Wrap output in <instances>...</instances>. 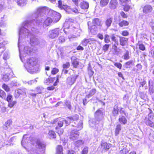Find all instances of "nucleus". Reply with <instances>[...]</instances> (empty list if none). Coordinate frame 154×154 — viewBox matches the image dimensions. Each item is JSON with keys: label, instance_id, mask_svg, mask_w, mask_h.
Instances as JSON below:
<instances>
[{"label": "nucleus", "instance_id": "1", "mask_svg": "<svg viewBox=\"0 0 154 154\" xmlns=\"http://www.w3.org/2000/svg\"><path fill=\"white\" fill-rule=\"evenodd\" d=\"M48 12V10L44 8H38L32 15V17L35 18V19L26 21L23 24V27L20 29L18 46L20 53V58L21 60L22 56L19 47V44L21 39L26 36L28 38L31 37L33 36V33L38 34L39 32V29L35 27L42 25L43 21L42 19L45 18L46 14L48 13L49 16L52 17L53 20L51 18L48 17L45 20L43 25V27L45 28L50 26L53 20L55 22H58L61 17L60 14L55 11L50 10Z\"/></svg>", "mask_w": 154, "mask_h": 154}, {"label": "nucleus", "instance_id": "2", "mask_svg": "<svg viewBox=\"0 0 154 154\" xmlns=\"http://www.w3.org/2000/svg\"><path fill=\"white\" fill-rule=\"evenodd\" d=\"M75 122L72 125V126L75 127H76L77 129L75 130L74 129L72 130L70 134L69 138V139L72 140H75L77 139L79 137L80 133L79 132V131L82 129L83 128L82 122L80 121L77 125Z\"/></svg>", "mask_w": 154, "mask_h": 154}, {"label": "nucleus", "instance_id": "3", "mask_svg": "<svg viewBox=\"0 0 154 154\" xmlns=\"http://www.w3.org/2000/svg\"><path fill=\"white\" fill-rule=\"evenodd\" d=\"M37 63V61L34 58H31L27 60V63L25 66L26 70L29 72L32 73L34 72V66Z\"/></svg>", "mask_w": 154, "mask_h": 154}, {"label": "nucleus", "instance_id": "4", "mask_svg": "<svg viewBox=\"0 0 154 154\" xmlns=\"http://www.w3.org/2000/svg\"><path fill=\"white\" fill-rule=\"evenodd\" d=\"M36 146L37 152L36 153L38 154H43L44 152L45 145L43 141L38 140L36 142Z\"/></svg>", "mask_w": 154, "mask_h": 154}, {"label": "nucleus", "instance_id": "5", "mask_svg": "<svg viewBox=\"0 0 154 154\" xmlns=\"http://www.w3.org/2000/svg\"><path fill=\"white\" fill-rule=\"evenodd\" d=\"M104 114V110L102 108L99 109L95 112L94 119L97 121V122H99L102 120Z\"/></svg>", "mask_w": 154, "mask_h": 154}, {"label": "nucleus", "instance_id": "6", "mask_svg": "<svg viewBox=\"0 0 154 154\" xmlns=\"http://www.w3.org/2000/svg\"><path fill=\"white\" fill-rule=\"evenodd\" d=\"M61 32V30L59 28H56L50 30L48 32V37L52 39L57 37L59 33Z\"/></svg>", "mask_w": 154, "mask_h": 154}, {"label": "nucleus", "instance_id": "7", "mask_svg": "<svg viewBox=\"0 0 154 154\" xmlns=\"http://www.w3.org/2000/svg\"><path fill=\"white\" fill-rule=\"evenodd\" d=\"M79 118V116L77 115H75L72 116L67 117L66 119H64L66 126H67L73 122V121H77Z\"/></svg>", "mask_w": 154, "mask_h": 154}, {"label": "nucleus", "instance_id": "8", "mask_svg": "<svg viewBox=\"0 0 154 154\" xmlns=\"http://www.w3.org/2000/svg\"><path fill=\"white\" fill-rule=\"evenodd\" d=\"M26 89L24 88H21L18 89L15 91V97L18 98L20 95L24 96L26 95Z\"/></svg>", "mask_w": 154, "mask_h": 154}, {"label": "nucleus", "instance_id": "9", "mask_svg": "<svg viewBox=\"0 0 154 154\" xmlns=\"http://www.w3.org/2000/svg\"><path fill=\"white\" fill-rule=\"evenodd\" d=\"M97 125V127L95 128V131L94 133V135L95 137H99L103 133V128L98 125Z\"/></svg>", "mask_w": 154, "mask_h": 154}, {"label": "nucleus", "instance_id": "10", "mask_svg": "<svg viewBox=\"0 0 154 154\" xmlns=\"http://www.w3.org/2000/svg\"><path fill=\"white\" fill-rule=\"evenodd\" d=\"M58 7L60 9H63L67 13H69L70 10L69 7L67 5L63 4L61 0H59L58 2Z\"/></svg>", "mask_w": 154, "mask_h": 154}, {"label": "nucleus", "instance_id": "11", "mask_svg": "<svg viewBox=\"0 0 154 154\" xmlns=\"http://www.w3.org/2000/svg\"><path fill=\"white\" fill-rule=\"evenodd\" d=\"M77 77V75H74L68 77L67 78L66 83L69 85H73Z\"/></svg>", "mask_w": 154, "mask_h": 154}, {"label": "nucleus", "instance_id": "12", "mask_svg": "<svg viewBox=\"0 0 154 154\" xmlns=\"http://www.w3.org/2000/svg\"><path fill=\"white\" fill-rule=\"evenodd\" d=\"M123 106L126 108L128 106L129 104L130 103V100L128 94L125 95L124 96L123 100Z\"/></svg>", "mask_w": 154, "mask_h": 154}, {"label": "nucleus", "instance_id": "13", "mask_svg": "<svg viewBox=\"0 0 154 154\" xmlns=\"http://www.w3.org/2000/svg\"><path fill=\"white\" fill-rule=\"evenodd\" d=\"M119 113L118 105H115L113 108L111 117H114L115 118L117 116Z\"/></svg>", "mask_w": 154, "mask_h": 154}, {"label": "nucleus", "instance_id": "14", "mask_svg": "<svg viewBox=\"0 0 154 154\" xmlns=\"http://www.w3.org/2000/svg\"><path fill=\"white\" fill-rule=\"evenodd\" d=\"M152 6L149 5H146L143 7V12L145 14H148L151 13L152 11Z\"/></svg>", "mask_w": 154, "mask_h": 154}, {"label": "nucleus", "instance_id": "15", "mask_svg": "<svg viewBox=\"0 0 154 154\" xmlns=\"http://www.w3.org/2000/svg\"><path fill=\"white\" fill-rule=\"evenodd\" d=\"M30 138L29 135L25 134L23 136L22 140L21 141V145L24 146V145L30 142Z\"/></svg>", "mask_w": 154, "mask_h": 154}, {"label": "nucleus", "instance_id": "16", "mask_svg": "<svg viewBox=\"0 0 154 154\" xmlns=\"http://www.w3.org/2000/svg\"><path fill=\"white\" fill-rule=\"evenodd\" d=\"M99 122H97V121L95 119H93L89 120V126L92 128L97 127V125H98Z\"/></svg>", "mask_w": 154, "mask_h": 154}, {"label": "nucleus", "instance_id": "17", "mask_svg": "<svg viewBox=\"0 0 154 154\" xmlns=\"http://www.w3.org/2000/svg\"><path fill=\"white\" fill-rule=\"evenodd\" d=\"M117 4L118 2L116 0H111L110 2L109 5L110 9H114L116 8Z\"/></svg>", "mask_w": 154, "mask_h": 154}, {"label": "nucleus", "instance_id": "18", "mask_svg": "<svg viewBox=\"0 0 154 154\" xmlns=\"http://www.w3.org/2000/svg\"><path fill=\"white\" fill-rule=\"evenodd\" d=\"M80 8L83 9H87L88 8L89 4L86 2L82 0L81 3L79 5Z\"/></svg>", "mask_w": 154, "mask_h": 154}, {"label": "nucleus", "instance_id": "19", "mask_svg": "<svg viewBox=\"0 0 154 154\" xmlns=\"http://www.w3.org/2000/svg\"><path fill=\"white\" fill-rule=\"evenodd\" d=\"M113 20L112 17H110L107 18L104 22L107 28L109 27L112 23Z\"/></svg>", "mask_w": 154, "mask_h": 154}, {"label": "nucleus", "instance_id": "20", "mask_svg": "<svg viewBox=\"0 0 154 154\" xmlns=\"http://www.w3.org/2000/svg\"><path fill=\"white\" fill-rule=\"evenodd\" d=\"M119 122L122 124L125 125L127 123V119L124 116L121 115L119 116Z\"/></svg>", "mask_w": 154, "mask_h": 154}, {"label": "nucleus", "instance_id": "21", "mask_svg": "<svg viewBox=\"0 0 154 154\" xmlns=\"http://www.w3.org/2000/svg\"><path fill=\"white\" fill-rule=\"evenodd\" d=\"M119 38V41L120 45L122 46L125 45L127 42L128 38L122 37H120Z\"/></svg>", "mask_w": 154, "mask_h": 154}, {"label": "nucleus", "instance_id": "22", "mask_svg": "<svg viewBox=\"0 0 154 154\" xmlns=\"http://www.w3.org/2000/svg\"><path fill=\"white\" fill-rule=\"evenodd\" d=\"M31 43L32 45H38L39 43V41L38 39L34 37H31L30 38Z\"/></svg>", "mask_w": 154, "mask_h": 154}, {"label": "nucleus", "instance_id": "23", "mask_svg": "<svg viewBox=\"0 0 154 154\" xmlns=\"http://www.w3.org/2000/svg\"><path fill=\"white\" fill-rule=\"evenodd\" d=\"M72 63L73 66L76 67L79 64V63L77 61V58L75 57H72L71 58Z\"/></svg>", "mask_w": 154, "mask_h": 154}, {"label": "nucleus", "instance_id": "24", "mask_svg": "<svg viewBox=\"0 0 154 154\" xmlns=\"http://www.w3.org/2000/svg\"><path fill=\"white\" fill-rule=\"evenodd\" d=\"M63 149L62 146L58 145L56 148V154H63Z\"/></svg>", "mask_w": 154, "mask_h": 154}, {"label": "nucleus", "instance_id": "25", "mask_svg": "<svg viewBox=\"0 0 154 154\" xmlns=\"http://www.w3.org/2000/svg\"><path fill=\"white\" fill-rule=\"evenodd\" d=\"M38 78H37L36 79H33L31 80L28 82H26V81H24L23 82L24 84H27L28 85H31L35 83H36L37 82L36 79H38Z\"/></svg>", "mask_w": 154, "mask_h": 154}, {"label": "nucleus", "instance_id": "26", "mask_svg": "<svg viewBox=\"0 0 154 154\" xmlns=\"http://www.w3.org/2000/svg\"><path fill=\"white\" fill-rule=\"evenodd\" d=\"M32 48L28 46H26L24 49V52L27 54H30L32 52Z\"/></svg>", "mask_w": 154, "mask_h": 154}, {"label": "nucleus", "instance_id": "27", "mask_svg": "<svg viewBox=\"0 0 154 154\" xmlns=\"http://www.w3.org/2000/svg\"><path fill=\"white\" fill-rule=\"evenodd\" d=\"M84 143V141L82 140H78L75 141L74 143V145L76 147H79Z\"/></svg>", "mask_w": 154, "mask_h": 154}, {"label": "nucleus", "instance_id": "28", "mask_svg": "<svg viewBox=\"0 0 154 154\" xmlns=\"http://www.w3.org/2000/svg\"><path fill=\"white\" fill-rule=\"evenodd\" d=\"M93 38L85 39L82 42V45L83 46H86L88 43H91L93 41Z\"/></svg>", "mask_w": 154, "mask_h": 154}, {"label": "nucleus", "instance_id": "29", "mask_svg": "<svg viewBox=\"0 0 154 154\" xmlns=\"http://www.w3.org/2000/svg\"><path fill=\"white\" fill-rule=\"evenodd\" d=\"M17 5L20 6H23L26 3V0H15Z\"/></svg>", "mask_w": 154, "mask_h": 154}, {"label": "nucleus", "instance_id": "30", "mask_svg": "<svg viewBox=\"0 0 154 154\" xmlns=\"http://www.w3.org/2000/svg\"><path fill=\"white\" fill-rule=\"evenodd\" d=\"M96 90L95 88L92 89L90 91L89 94L86 96V97L88 98H89L92 96L94 95L96 93Z\"/></svg>", "mask_w": 154, "mask_h": 154}, {"label": "nucleus", "instance_id": "31", "mask_svg": "<svg viewBox=\"0 0 154 154\" xmlns=\"http://www.w3.org/2000/svg\"><path fill=\"white\" fill-rule=\"evenodd\" d=\"M118 24L120 27H122L128 26L129 25V22L128 21L125 20L120 21Z\"/></svg>", "mask_w": 154, "mask_h": 154}, {"label": "nucleus", "instance_id": "32", "mask_svg": "<svg viewBox=\"0 0 154 154\" xmlns=\"http://www.w3.org/2000/svg\"><path fill=\"white\" fill-rule=\"evenodd\" d=\"M49 137L50 139H54L56 138V135L55 132L52 131H50L48 133Z\"/></svg>", "mask_w": 154, "mask_h": 154}, {"label": "nucleus", "instance_id": "33", "mask_svg": "<svg viewBox=\"0 0 154 154\" xmlns=\"http://www.w3.org/2000/svg\"><path fill=\"white\" fill-rule=\"evenodd\" d=\"M121 129V126L120 124H118L115 130V135L116 136L117 135L119 134V132Z\"/></svg>", "mask_w": 154, "mask_h": 154}, {"label": "nucleus", "instance_id": "34", "mask_svg": "<svg viewBox=\"0 0 154 154\" xmlns=\"http://www.w3.org/2000/svg\"><path fill=\"white\" fill-rule=\"evenodd\" d=\"M146 124L149 126L154 128V122H152L150 120H145Z\"/></svg>", "mask_w": 154, "mask_h": 154}, {"label": "nucleus", "instance_id": "35", "mask_svg": "<svg viewBox=\"0 0 154 154\" xmlns=\"http://www.w3.org/2000/svg\"><path fill=\"white\" fill-rule=\"evenodd\" d=\"M92 24L94 26H100V22L98 18L94 19L92 21Z\"/></svg>", "mask_w": 154, "mask_h": 154}, {"label": "nucleus", "instance_id": "36", "mask_svg": "<svg viewBox=\"0 0 154 154\" xmlns=\"http://www.w3.org/2000/svg\"><path fill=\"white\" fill-rule=\"evenodd\" d=\"M101 148L103 149H109V146L107 143L105 142H103L101 143Z\"/></svg>", "mask_w": 154, "mask_h": 154}, {"label": "nucleus", "instance_id": "37", "mask_svg": "<svg viewBox=\"0 0 154 154\" xmlns=\"http://www.w3.org/2000/svg\"><path fill=\"white\" fill-rule=\"evenodd\" d=\"M121 4L123 6L126 4H130L131 2L130 0H119Z\"/></svg>", "mask_w": 154, "mask_h": 154}, {"label": "nucleus", "instance_id": "38", "mask_svg": "<svg viewBox=\"0 0 154 154\" xmlns=\"http://www.w3.org/2000/svg\"><path fill=\"white\" fill-rule=\"evenodd\" d=\"M109 2V0H101L100 2V5L102 7L106 5Z\"/></svg>", "mask_w": 154, "mask_h": 154}, {"label": "nucleus", "instance_id": "39", "mask_svg": "<svg viewBox=\"0 0 154 154\" xmlns=\"http://www.w3.org/2000/svg\"><path fill=\"white\" fill-rule=\"evenodd\" d=\"M68 47L66 46H64L61 48L60 51L61 53L63 54H66L68 53L69 51H68Z\"/></svg>", "mask_w": 154, "mask_h": 154}, {"label": "nucleus", "instance_id": "40", "mask_svg": "<svg viewBox=\"0 0 154 154\" xmlns=\"http://www.w3.org/2000/svg\"><path fill=\"white\" fill-rule=\"evenodd\" d=\"M64 104L70 110L71 109V102L68 100H66L64 101Z\"/></svg>", "mask_w": 154, "mask_h": 154}, {"label": "nucleus", "instance_id": "41", "mask_svg": "<svg viewBox=\"0 0 154 154\" xmlns=\"http://www.w3.org/2000/svg\"><path fill=\"white\" fill-rule=\"evenodd\" d=\"M58 40L59 43H63L65 41V37L63 36H60L58 38Z\"/></svg>", "mask_w": 154, "mask_h": 154}, {"label": "nucleus", "instance_id": "42", "mask_svg": "<svg viewBox=\"0 0 154 154\" xmlns=\"http://www.w3.org/2000/svg\"><path fill=\"white\" fill-rule=\"evenodd\" d=\"M110 37L109 35L106 34L104 36V42L106 43H108L110 42Z\"/></svg>", "mask_w": 154, "mask_h": 154}, {"label": "nucleus", "instance_id": "43", "mask_svg": "<svg viewBox=\"0 0 154 154\" xmlns=\"http://www.w3.org/2000/svg\"><path fill=\"white\" fill-rule=\"evenodd\" d=\"M149 91L150 95H152L154 93V88L152 85L151 86H149Z\"/></svg>", "mask_w": 154, "mask_h": 154}, {"label": "nucleus", "instance_id": "44", "mask_svg": "<svg viewBox=\"0 0 154 154\" xmlns=\"http://www.w3.org/2000/svg\"><path fill=\"white\" fill-rule=\"evenodd\" d=\"M6 96V94L5 92L2 90H1L0 91V97H2L3 99H5Z\"/></svg>", "mask_w": 154, "mask_h": 154}, {"label": "nucleus", "instance_id": "45", "mask_svg": "<svg viewBox=\"0 0 154 154\" xmlns=\"http://www.w3.org/2000/svg\"><path fill=\"white\" fill-rule=\"evenodd\" d=\"M132 60H130L127 62H126L124 65V66L126 68H128L130 67V65L132 63Z\"/></svg>", "mask_w": 154, "mask_h": 154}, {"label": "nucleus", "instance_id": "46", "mask_svg": "<svg viewBox=\"0 0 154 154\" xmlns=\"http://www.w3.org/2000/svg\"><path fill=\"white\" fill-rule=\"evenodd\" d=\"M9 58V55L8 53L6 51L4 54L3 55V59L5 60H6Z\"/></svg>", "mask_w": 154, "mask_h": 154}, {"label": "nucleus", "instance_id": "47", "mask_svg": "<svg viewBox=\"0 0 154 154\" xmlns=\"http://www.w3.org/2000/svg\"><path fill=\"white\" fill-rule=\"evenodd\" d=\"M73 2L74 3L75 5L77 7L79 6V4H80L81 3L82 0H72Z\"/></svg>", "mask_w": 154, "mask_h": 154}, {"label": "nucleus", "instance_id": "48", "mask_svg": "<svg viewBox=\"0 0 154 154\" xmlns=\"http://www.w3.org/2000/svg\"><path fill=\"white\" fill-rule=\"evenodd\" d=\"M88 152V147H85L82 152V154H87Z\"/></svg>", "mask_w": 154, "mask_h": 154}, {"label": "nucleus", "instance_id": "49", "mask_svg": "<svg viewBox=\"0 0 154 154\" xmlns=\"http://www.w3.org/2000/svg\"><path fill=\"white\" fill-rule=\"evenodd\" d=\"M65 123L64 119H62L58 122V126L60 127H61L63 126L64 123Z\"/></svg>", "mask_w": 154, "mask_h": 154}, {"label": "nucleus", "instance_id": "50", "mask_svg": "<svg viewBox=\"0 0 154 154\" xmlns=\"http://www.w3.org/2000/svg\"><path fill=\"white\" fill-rule=\"evenodd\" d=\"M129 52L127 51L126 53L124 55V59L125 60H128L129 58Z\"/></svg>", "mask_w": 154, "mask_h": 154}, {"label": "nucleus", "instance_id": "51", "mask_svg": "<svg viewBox=\"0 0 154 154\" xmlns=\"http://www.w3.org/2000/svg\"><path fill=\"white\" fill-rule=\"evenodd\" d=\"M2 79L5 82H8L9 80V77L7 75H3Z\"/></svg>", "mask_w": 154, "mask_h": 154}, {"label": "nucleus", "instance_id": "52", "mask_svg": "<svg viewBox=\"0 0 154 154\" xmlns=\"http://www.w3.org/2000/svg\"><path fill=\"white\" fill-rule=\"evenodd\" d=\"M109 46V45L105 44L103 46L102 49L104 52H105L108 50Z\"/></svg>", "mask_w": 154, "mask_h": 154}, {"label": "nucleus", "instance_id": "53", "mask_svg": "<svg viewBox=\"0 0 154 154\" xmlns=\"http://www.w3.org/2000/svg\"><path fill=\"white\" fill-rule=\"evenodd\" d=\"M16 103V102L15 101H11L9 103L8 106L9 107L11 108L13 107Z\"/></svg>", "mask_w": 154, "mask_h": 154}, {"label": "nucleus", "instance_id": "54", "mask_svg": "<svg viewBox=\"0 0 154 154\" xmlns=\"http://www.w3.org/2000/svg\"><path fill=\"white\" fill-rule=\"evenodd\" d=\"M70 64L69 62H66L63 65V69H66L68 68L70 66Z\"/></svg>", "mask_w": 154, "mask_h": 154}, {"label": "nucleus", "instance_id": "55", "mask_svg": "<svg viewBox=\"0 0 154 154\" xmlns=\"http://www.w3.org/2000/svg\"><path fill=\"white\" fill-rule=\"evenodd\" d=\"M129 5V4H126L125 5L124 10L125 11H128L130 9L131 7Z\"/></svg>", "mask_w": 154, "mask_h": 154}, {"label": "nucleus", "instance_id": "56", "mask_svg": "<svg viewBox=\"0 0 154 154\" xmlns=\"http://www.w3.org/2000/svg\"><path fill=\"white\" fill-rule=\"evenodd\" d=\"M44 83L46 85H48L50 83V78L45 79L44 80Z\"/></svg>", "mask_w": 154, "mask_h": 154}, {"label": "nucleus", "instance_id": "57", "mask_svg": "<svg viewBox=\"0 0 154 154\" xmlns=\"http://www.w3.org/2000/svg\"><path fill=\"white\" fill-rule=\"evenodd\" d=\"M88 73L90 77H91L94 74V72L91 70V68H88Z\"/></svg>", "mask_w": 154, "mask_h": 154}, {"label": "nucleus", "instance_id": "58", "mask_svg": "<svg viewBox=\"0 0 154 154\" xmlns=\"http://www.w3.org/2000/svg\"><path fill=\"white\" fill-rule=\"evenodd\" d=\"M58 71L59 70L58 69L54 68L51 71V73L53 75H54L56 74L57 72H58Z\"/></svg>", "mask_w": 154, "mask_h": 154}, {"label": "nucleus", "instance_id": "59", "mask_svg": "<svg viewBox=\"0 0 154 154\" xmlns=\"http://www.w3.org/2000/svg\"><path fill=\"white\" fill-rule=\"evenodd\" d=\"M114 65L119 69H121L122 68V65L119 63H115Z\"/></svg>", "mask_w": 154, "mask_h": 154}, {"label": "nucleus", "instance_id": "60", "mask_svg": "<svg viewBox=\"0 0 154 154\" xmlns=\"http://www.w3.org/2000/svg\"><path fill=\"white\" fill-rule=\"evenodd\" d=\"M12 96L11 95L9 94L8 95L7 97L6 98V100L8 102V103H9L11 101H12Z\"/></svg>", "mask_w": 154, "mask_h": 154}, {"label": "nucleus", "instance_id": "61", "mask_svg": "<svg viewBox=\"0 0 154 154\" xmlns=\"http://www.w3.org/2000/svg\"><path fill=\"white\" fill-rule=\"evenodd\" d=\"M3 88L7 91H9L10 88L7 85L4 84L2 85Z\"/></svg>", "mask_w": 154, "mask_h": 154}, {"label": "nucleus", "instance_id": "62", "mask_svg": "<svg viewBox=\"0 0 154 154\" xmlns=\"http://www.w3.org/2000/svg\"><path fill=\"white\" fill-rule=\"evenodd\" d=\"M129 34V32L126 30H124L122 32V35L124 36H128Z\"/></svg>", "mask_w": 154, "mask_h": 154}, {"label": "nucleus", "instance_id": "63", "mask_svg": "<svg viewBox=\"0 0 154 154\" xmlns=\"http://www.w3.org/2000/svg\"><path fill=\"white\" fill-rule=\"evenodd\" d=\"M153 117V113L152 112H150L148 114V119L147 120H152Z\"/></svg>", "mask_w": 154, "mask_h": 154}, {"label": "nucleus", "instance_id": "64", "mask_svg": "<svg viewBox=\"0 0 154 154\" xmlns=\"http://www.w3.org/2000/svg\"><path fill=\"white\" fill-rule=\"evenodd\" d=\"M150 56L154 59V49L152 50L149 53Z\"/></svg>", "mask_w": 154, "mask_h": 154}]
</instances>
